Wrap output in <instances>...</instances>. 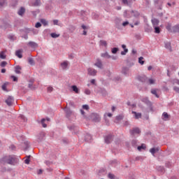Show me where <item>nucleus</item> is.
<instances>
[{"label": "nucleus", "mask_w": 179, "mask_h": 179, "mask_svg": "<svg viewBox=\"0 0 179 179\" xmlns=\"http://www.w3.org/2000/svg\"><path fill=\"white\" fill-rule=\"evenodd\" d=\"M0 162L1 163H6L7 164H14L15 157L12 155L6 156L3 157Z\"/></svg>", "instance_id": "nucleus-1"}, {"label": "nucleus", "mask_w": 179, "mask_h": 179, "mask_svg": "<svg viewBox=\"0 0 179 179\" xmlns=\"http://www.w3.org/2000/svg\"><path fill=\"white\" fill-rule=\"evenodd\" d=\"M64 112L66 113V117L68 120H71V117L73 115V113L71 110V108L66 107L64 108Z\"/></svg>", "instance_id": "nucleus-2"}, {"label": "nucleus", "mask_w": 179, "mask_h": 179, "mask_svg": "<svg viewBox=\"0 0 179 179\" xmlns=\"http://www.w3.org/2000/svg\"><path fill=\"white\" fill-rule=\"evenodd\" d=\"M105 143L109 145L113 141H114V136L113 134H108L104 137Z\"/></svg>", "instance_id": "nucleus-3"}, {"label": "nucleus", "mask_w": 179, "mask_h": 179, "mask_svg": "<svg viewBox=\"0 0 179 179\" xmlns=\"http://www.w3.org/2000/svg\"><path fill=\"white\" fill-rule=\"evenodd\" d=\"M122 73L124 75V76H129L131 75L129 67H127V66L122 67Z\"/></svg>", "instance_id": "nucleus-4"}, {"label": "nucleus", "mask_w": 179, "mask_h": 179, "mask_svg": "<svg viewBox=\"0 0 179 179\" xmlns=\"http://www.w3.org/2000/svg\"><path fill=\"white\" fill-rule=\"evenodd\" d=\"M121 22H122V19L120 17H116L115 19V27L116 29H121Z\"/></svg>", "instance_id": "nucleus-5"}, {"label": "nucleus", "mask_w": 179, "mask_h": 179, "mask_svg": "<svg viewBox=\"0 0 179 179\" xmlns=\"http://www.w3.org/2000/svg\"><path fill=\"white\" fill-rule=\"evenodd\" d=\"M44 138H45V133L44 131L40 132L37 135V141H38V142H42V141H44Z\"/></svg>", "instance_id": "nucleus-6"}, {"label": "nucleus", "mask_w": 179, "mask_h": 179, "mask_svg": "<svg viewBox=\"0 0 179 179\" xmlns=\"http://www.w3.org/2000/svg\"><path fill=\"white\" fill-rule=\"evenodd\" d=\"M92 120L94 122H100V121H101V117L97 113H93Z\"/></svg>", "instance_id": "nucleus-7"}, {"label": "nucleus", "mask_w": 179, "mask_h": 179, "mask_svg": "<svg viewBox=\"0 0 179 179\" xmlns=\"http://www.w3.org/2000/svg\"><path fill=\"white\" fill-rule=\"evenodd\" d=\"M88 75L90 76H96L97 73V71L94 69L89 68L87 69Z\"/></svg>", "instance_id": "nucleus-8"}, {"label": "nucleus", "mask_w": 179, "mask_h": 179, "mask_svg": "<svg viewBox=\"0 0 179 179\" xmlns=\"http://www.w3.org/2000/svg\"><path fill=\"white\" fill-rule=\"evenodd\" d=\"M69 131H71V132H73V134H78V127L75 126L74 124L71 125V126H69L68 127Z\"/></svg>", "instance_id": "nucleus-9"}, {"label": "nucleus", "mask_w": 179, "mask_h": 179, "mask_svg": "<svg viewBox=\"0 0 179 179\" xmlns=\"http://www.w3.org/2000/svg\"><path fill=\"white\" fill-rule=\"evenodd\" d=\"M14 98L12 96H9L7 99L6 100V103L7 105H8L9 106H12V104L13 103L14 101Z\"/></svg>", "instance_id": "nucleus-10"}, {"label": "nucleus", "mask_w": 179, "mask_h": 179, "mask_svg": "<svg viewBox=\"0 0 179 179\" xmlns=\"http://www.w3.org/2000/svg\"><path fill=\"white\" fill-rule=\"evenodd\" d=\"M141 132V129L138 127L133 128L131 130H130V134L134 136L136 135V134H139Z\"/></svg>", "instance_id": "nucleus-11"}, {"label": "nucleus", "mask_w": 179, "mask_h": 179, "mask_svg": "<svg viewBox=\"0 0 179 179\" xmlns=\"http://www.w3.org/2000/svg\"><path fill=\"white\" fill-rule=\"evenodd\" d=\"M163 121H169L170 120V115L167 113L166 112H164L162 113V117Z\"/></svg>", "instance_id": "nucleus-12"}, {"label": "nucleus", "mask_w": 179, "mask_h": 179, "mask_svg": "<svg viewBox=\"0 0 179 179\" xmlns=\"http://www.w3.org/2000/svg\"><path fill=\"white\" fill-rule=\"evenodd\" d=\"M24 13H26V8H24V7H20L17 11V15H19V16H23Z\"/></svg>", "instance_id": "nucleus-13"}, {"label": "nucleus", "mask_w": 179, "mask_h": 179, "mask_svg": "<svg viewBox=\"0 0 179 179\" xmlns=\"http://www.w3.org/2000/svg\"><path fill=\"white\" fill-rule=\"evenodd\" d=\"M95 66L99 68V69H103V63H101V60L100 59H96V62L94 64Z\"/></svg>", "instance_id": "nucleus-14"}, {"label": "nucleus", "mask_w": 179, "mask_h": 179, "mask_svg": "<svg viewBox=\"0 0 179 179\" xmlns=\"http://www.w3.org/2000/svg\"><path fill=\"white\" fill-rule=\"evenodd\" d=\"M151 22H152L153 27H156L159 26V23L160 22V21H159V20H157L156 18H152L151 20Z\"/></svg>", "instance_id": "nucleus-15"}, {"label": "nucleus", "mask_w": 179, "mask_h": 179, "mask_svg": "<svg viewBox=\"0 0 179 179\" xmlns=\"http://www.w3.org/2000/svg\"><path fill=\"white\" fill-rule=\"evenodd\" d=\"M28 45L31 47V48H37V47H38V44L34 41H29Z\"/></svg>", "instance_id": "nucleus-16"}, {"label": "nucleus", "mask_w": 179, "mask_h": 179, "mask_svg": "<svg viewBox=\"0 0 179 179\" xmlns=\"http://www.w3.org/2000/svg\"><path fill=\"white\" fill-rule=\"evenodd\" d=\"M159 150H160V148H159V147L152 148L150 149V152H151V155H152V156H155V154L157 153V152H159Z\"/></svg>", "instance_id": "nucleus-17"}, {"label": "nucleus", "mask_w": 179, "mask_h": 179, "mask_svg": "<svg viewBox=\"0 0 179 179\" xmlns=\"http://www.w3.org/2000/svg\"><path fill=\"white\" fill-rule=\"evenodd\" d=\"M141 101H143V103H145V104H146L147 106H152V102L149 101V98L148 97L143 98L141 99Z\"/></svg>", "instance_id": "nucleus-18"}, {"label": "nucleus", "mask_w": 179, "mask_h": 179, "mask_svg": "<svg viewBox=\"0 0 179 179\" xmlns=\"http://www.w3.org/2000/svg\"><path fill=\"white\" fill-rule=\"evenodd\" d=\"M131 113L134 114L136 120H139V118L142 117V113H136V111H132Z\"/></svg>", "instance_id": "nucleus-19"}, {"label": "nucleus", "mask_w": 179, "mask_h": 179, "mask_svg": "<svg viewBox=\"0 0 179 179\" xmlns=\"http://www.w3.org/2000/svg\"><path fill=\"white\" fill-rule=\"evenodd\" d=\"M85 141L86 142H92V135L87 134L85 135Z\"/></svg>", "instance_id": "nucleus-20"}, {"label": "nucleus", "mask_w": 179, "mask_h": 179, "mask_svg": "<svg viewBox=\"0 0 179 179\" xmlns=\"http://www.w3.org/2000/svg\"><path fill=\"white\" fill-rule=\"evenodd\" d=\"M101 57H102V58H107L108 59H110V58H111V55H109L107 52L101 54Z\"/></svg>", "instance_id": "nucleus-21"}, {"label": "nucleus", "mask_w": 179, "mask_h": 179, "mask_svg": "<svg viewBox=\"0 0 179 179\" xmlns=\"http://www.w3.org/2000/svg\"><path fill=\"white\" fill-rule=\"evenodd\" d=\"M165 48H166V50H169V51H173V50L171 49V43H170L169 42L165 43Z\"/></svg>", "instance_id": "nucleus-22"}, {"label": "nucleus", "mask_w": 179, "mask_h": 179, "mask_svg": "<svg viewBox=\"0 0 179 179\" xmlns=\"http://www.w3.org/2000/svg\"><path fill=\"white\" fill-rule=\"evenodd\" d=\"M20 71H22V67H20V66H16L15 67V73L20 74L21 73Z\"/></svg>", "instance_id": "nucleus-23"}, {"label": "nucleus", "mask_w": 179, "mask_h": 179, "mask_svg": "<svg viewBox=\"0 0 179 179\" xmlns=\"http://www.w3.org/2000/svg\"><path fill=\"white\" fill-rule=\"evenodd\" d=\"M71 89L73 90V92H75V93H76L77 94H79V88H78L76 85H72Z\"/></svg>", "instance_id": "nucleus-24"}, {"label": "nucleus", "mask_w": 179, "mask_h": 179, "mask_svg": "<svg viewBox=\"0 0 179 179\" xmlns=\"http://www.w3.org/2000/svg\"><path fill=\"white\" fill-rule=\"evenodd\" d=\"M152 30V27L148 24L145 27V31H146L147 33H150Z\"/></svg>", "instance_id": "nucleus-25"}, {"label": "nucleus", "mask_w": 179, "mask_h": 179, "mask_svg": "<svg viewBox=\"0 0 179 179\" xmlns=\"http://www.w3.org/2000/svg\"><path fill=\"white\" fill-rule=\"evenodd\" d=\"M131 13L134 14V17H139V15H141V13H139L138 10H131Z\"/></svg>", "instance_id": "nucleus-26"}, {"label": "nucleus", "mask_w": 179, "mask_h": 179, "mask_svg": "<svg viewBox=\"0 0 179 179\" xmlns=\"http://www.w3.org/2000/svg\"><path fill=\"white\" fill-rule=\"evenodd\" d=\"M28 62H29V65H31L32 66L36 64V63L34 62V59L31 57L28 58Z\"/></svg>", "instance_id": "nucleus-27"}, {"label": "nucleus", "mask_w": 179, "mask_h": 179, "mask_svg": "<svg viewBox=\"0 0 179 179\" xmlns=\"http://www.w3.org/2000/svg\"><path fill=\"white\" fill-rule=\"evenodd\" d=\"M15 55L18 58H23V55H22V51H20V50H17L15 52Z\"/></svg>", "instance_id": "nucleus-28"}, {"label": "nucleus", "mask_w": 179, "mask_h": 179, "mask_svg": "<svg viewBox=\"0 0 179 179\" xmlns=\"http://www.w3.org/2000/svg\"><path fill=\"white\" fill-rule=\"evenodd\" d=\"M0 58L1 59H6V55L5 54L4 51H1L0 52Z\"/></svg>", "instance_id": "nucleus-29"}, {"label": "nucleus", "mask_w": 179, "mask_h": 179, "mask_svg": "<svg viewBox=\"0 0 179 179\" xmlns=\"http://www.w3.org/2000/svg\"><path fill=\"white\" fill-rule=\"evenodd\" d=\"M62 69H66L68 68V62H64L61 64Z\"/></svg>", "instance_id": "nucleus-30"}, {"label": "nucleus", "mask_w": 179, "mask_h": 179, "mask_svg": "<svg viewBox=\"0 0 179 179\" xmlns=\"http://www.w3.org/2000/svg\"><path fill=\"white\" fill-rule=\"evenodd\" d=\"M138 80L140 82H142L143 83H145V82H146V76H139L138 77Z\"/></svg>", "instance_id": "nucleus-31"}, {"label": "nucleus", "mask_w": 179, "mask_h": 179, "mask_svg": "<svg viewBox=\"0 0 179 179\" xmlns=\"http://www.w3.org/2000/svg\"><path fill=\"white\" fill-rule=\"evenodd\" d=\"M50 36L52 38H58L59 37L60 34L57 33H51Z\"/></svg>", "instance_id": "nucleus-32"}, {"label": "nucleus", "mask_w": 179, "mask_h": 179, "mask_svg": "<svg viewBox=\"0 0 179 179\" xmlns=\"http://www.w3.org/2000/svg\"><path fill=\"white\" fill-rule=\"evenodd\" d=\"M173 31L174 33H179V25H176L173 27Z\"/></svg>", "instance_id": "nucleus-33"}, {"label": "nucleus", "mask_w": 179, "mask_h": 179, "mask_svg": "<svg viewBox=\"0 0 179 179\" xmlns=\"http://www.w3.org/2000/svg\"><path fill=\"white\" fill-rule=\"evenodd\" d=\"M151 93L152 94H155V97H157V99H159V94H157V92L156 91L155 89H152L151 90Z\"/></svg>", "instance_id": "nucleus-34"}, {"label": "nucleus", "mask_w": 179, "mask_h": 179, "mask_svg": "<svg viewBox=\"0 0 179 179\" xmlns=\"http://www.w3.org/2000/svg\"><path fill=\"white\" fill-rule=\"evenodd\" d=\"M8 83H5L4 84H3L1 86L2 90H3L4 92H8V90H6V86H8Z\"/></svg>", "instance_id": "nucleus-35"}, {"label": "nucleus", "mask_w": 179, "mask_h": 179, "mask_svg": "<svg viewBox=\"0 0 179 179\" xmlns=\"http://www.w3.org/2000/svg\"><path fill=\"white\" fill-rule=\"evenodd\" d=\"M41 23H42L43 26H48V21L45 20V19H41Z\"/></svg>", "instance_id": "nucleus-36"}, {"label": "nucleus", "mask_w": 179, "mask_h": 179, "mask_svg": "<svg viewBox=\"0 0 179 179\" xmlns=\"http://www.w3.org/2000/svg\"><path fill=\"white\" fill-rule=\"evenodd\" d=\"M101 93L103 97H106L108 94L107 91L104 89L101 90Z\"/></svg>", "instance_id": "nucleus-37"}, {"label": "nucleus", "mask_w": 179, "mask_h": 179, "mask_svg": "<svg viewBox=\"0 0 179 179\" xmlns=\"http://www.w3.org/2000/svg\"><path fill=\"white\" fill-rule=\"evenodd\" d=\"M41 1L40 0H36L35 2L33 3L34 6H40Z\"/></svg>", "instance_id": "nucleus-38"}, {"label": "nucleus", "mask_w": 179, "mask_h": 179, "mask_svg": "<svg viewBox=\"0 0 179 179\" xmlns=\"http://www.w3.org/2000/svg\"><path fill=\"white\" fill-rule=\"evenodd\" d=\"M45 119L43 118L41 121V123L43 128H47V124H45Z\"/></svg>", "instance_id": "nucleus-39"}, {"label": "nucleus", "mask_w": 179, "mask_h": 179, "mask_svg": "<svg viewBox=\"0 0 179 179\" xmlns=\"http://www.w3.org/2000/svg\"><path fill=\"white\" fill-rule=\"evenodd\" d=\"M155 33L159 34L160 33V27H154Z\"/></svg>", "instance_id": "nucleus-40"}, {"label": "nucleus", "mask_w": 179, "mask_h": 179, "mask_svg": "<svg viewBox=\"0 0 179 179\" xmlns=\"http://www.w3.org/2000/svg\"><path fill=\"white\" fill-rule=\"evenodd\" d=\"M138 62L141 64V65H143V64H145V61H143V57H140L138 58Z\"/></svg>", "instance_id": "nucleus-41"}, {"label": "nucleus", "mask_w": 179, "mask_h": 179, "mask_svg": "<svg viewBox=\"0 0 179 179\" xmlns=\"http://www.w3.org/2000/svg\"><path fill=\"white\" fill-rule=\"evenodd\" d=\"M8 65V62L3 61V62H1V63L0 64V66L1 68H5V66H6Z\"/></svg>", "instance_id": "nucleus-42"}, {"label": "nucleus", "mask_w": 179, "mask_h": 179, "mask_svg": "<svg viewBox=\"0 0 179 179\" xmlns=\"http://www.w3.org/2000/svg\"><path fill=\"white\" fill-rule=\"evenodd\" d=\"M30 157H31V155H29L27 158L24 160L25 164H29L30 163Z\"/></svg>", "instance_id": "nucleus-43"}, {"label": "nucleus", "mask_w": 179, "mask_h": 179, "mask_svg": "<svg viewBox=\"0 0 179 179\" xmlns=\"http://www.w3.org/2000/svg\"><path fill=\"white\" fill-rule=\"evenodd\" d=\"M172 83L173 85H179V80L177 78H175L172 80Z\"/></svg>", "instance_id": "nucleus-44"}, {"label": "nucleus", "mask_w": 179, "mask_h": 179, "mask_svg": "<svg viewBox=\"0 0 179 179\" xmlns=\"http://www.w3.org/2000/svg\"><path fill=\"white\" fill-rule=\"evenodd\" d=\"M145 148L146 147L145 146V144H142L141 145L137 148L138 150H142V149H145Z\"/></svg>", "instance_id": "nucleus-45"}, {"label": "nucleus", "mask_w": 179, "mask_h": 179, "mask_svg": "<svg viewBox=\"0 0 179 179\" xmlns=\"http://www.w3.org/2000/svg\"><path fill=\"white\" fill-rule=\"evenodd\" d=\"M101 45H104L105 47H107V41H100Z\"/></svg>", "instance_id": "nucleus-46"}, {"label": "nucleus", "mask_w": 179, "mask_h": 179, "mask_svg": "<svg viewBox=\"0 0 179 179\" xmlns=\"http://www.w3.org/2000/svg\"><path fill=\"white\" fill-rule=\"evenodd\" d=\"M118 48H113L112 49V54H115L116 52H118Z\"/></svg>", "instance_id": "nucleus-47"}, {"label": "nucleus", "mask_w": 179, "mask_h": 179, "mask_svg": "<svg viewBox=\"0 0 179 179\" xmlns=\"http://www.w3.org/2000/svg\"><path fill=\"white\" fill-rule=\"evenodd\" d=\"M123 118H124V117H123L122 115H117V116L116 117V120H117V121H121V120H122Z\"/></svg>", "instance_id": "nucleus-48"}, {"label": "nucleus", "mask_w": 179, "mask_h": 179, "mask_svg": "<svg viewBox=\"0 0 179 179\" xmlns=\"http://www.w3.org/2000/svg\"><path fill=\"white\" fill-rule=\"evenodd\" d=\"M6 3V0H0V6H3Z\"/></svg>", "instance_id": "nucleus-49"}, {"label": "nucleus", "mask_w": 179, "mask_h": 179, "mask_svg": "<svg viewBox=\"0 0 179 179\" xmlns=\"http://www.w3.org/2000/svg\"><path fill=\"white\" fill-rule=\"evenodd\" d=\"M128 24H129V22L125 21L122 22V26H123V27H126V26H128Z\"/></svg>", "instance_id": "nucleus-50"}, {"label": "nucleus", "mask_w": 179, "mask_h": 179, "mask_svg": "<svg viewBox=\"0 0 179 179\" xmlns=\"http://www.w3.org/2000/svg\"><path fill=\"white\" fill-rule=\"evenodd\" d=\"M148 82L150 85H155V80L152 78L148 79Z\"/></svg>", "instance_id": "nucleus-51"}, {"label": "nucleus", "mask_w": 179, "mask_h": 179, "mask_svg": "<svg viewBox=\"0 0 179 179\" xmlns=\"http://www.w3.org/2000/svg\"><path fill=\"white\" fill-rule=\"evenodd\" d=\"M127 52H128V49H125L124 51L121 52V55H127Z\"/></svg>", "instance_id": "nucleus-52"}, {"label": "nucleus", "mask_w": 179, "mask_h": 179, "mask_svg": "<svg viewBox=\"0 0 179 179\" xmlns=\"http://www.w3.org/2000/svg\"><path fill=\"white\" fill-rule=\"evenodd\" d=\"M47 90H48V93H51V92H52V90H54V88L52 87H48Z\"/></svg>", "instance_id": "nucleus-53"}, {"label": "nucleus", "mask_w": 179, "mask_h": 179, "mask_svg": "<svg viewBox=\"0 0 179 179\" xmlns=\"http://www.w3.org/2000/svg\"><path fill=\"white\" fill-rule=\"evenodd\" d=\"M11 79H13V82H17V77L15 76H11Z\"/></svg>", "instance_id": "nucleus-54"}, {"label": "nucleus", "mask_w": 179, "mask_h": 179, "mask_svg": "<svg viewBox=\"0 0 179 179\" xmlns=\"http://www.w3.org/2000/svg\"><path fill=\"white\" fill-rule=\"evenodd\" d=\"M136 143H138V141L136 140H133L131 141V144L133 146H136Z\"/></svg>", "instance_id": "nucleus-55"}, {"label": "nucleus", "mask_w": 179, "mask_h": 179, "mask_svg": "<svg viewBox=\"0 0 179 179\" xmlns=\"http://www.w3.org/2000/svg\"><path fill=\"white\" fill-rule=\"evenodd\" d=\"M108 178H110V179H114V177H115L114 174H112V173H108Z\"/></svg>", "instance_id": "nucleus-56"}, {"label": "nucleus", "mask_w": 179, "mask_h": 179, "mask_svg": "<svg viewBox=\"0 0 179 179\" xmlns=\"http://www.w3.org/2000/svg\"><path fill=\"white\" fill-rule=\"evenodd\" d=\"M85 94L90 95V93H92V92H90V90L87 89L85 90Z\"/></svg>", "instance_id": "nucleus-57"}, {"label": "nucleus", "mask_w": 179, "mask_h": 179, "mask_svg": "<svg viewBox=\"0 0 179 179\" xmlns=\"http://www.w3.org/2000/svg\"><path fill=\"white\" fill-rule=\"evenodd\" d=\"M80 111L82 115L83 116V117L86 118V115H85V110H83V109H80Z\"/></svg>", "instance_id": "nucleus-58"}, {"label": "nucleus", "mask_w": 179, "mask_h": 179, "mask_svg": "<svg viewBox=\"0 0 179 179\" xmlns=\"http://www.w3.org/2000/svg\"><path fill=\"white\" fill-rule=\"evenodd\" d=\"M173 90L176 92V93H179V87H173Z\"/></svg>", "instance_id": "nucleus-59"}, {"label": "nucleus", "mask_w": 179, "mask_h": 179, "mask_svg": "<svg viewBox=\"0 0 179 179\" xmlns=\"http://www.w3.org/2000/svg\"><path fill=\"white\" fill-rule=\"evenodd\" d=\"M35 27H36V29H38V27H41V23L37 22V23L36 24V25H35Z\"/></svg>", "instance_id": "nucleus-60"}, {"label": "nucleus", "mask_w": 179, "mask_h": 179, "mask_svg": "<svg viewBox=\"0 0 179 179\" xmlns=\"http://www.w3.org/2000/svg\"><path fill=\"white\" fill-rule=\"evenodd\" d=\"M83 108L84 110H89V105H83Z\"/></svg>", "instance_id": "nucleus-61"}, {"label": "nucleus", "mask_w": 179, "mask_h": 179, "mask_svg": "<svg viewBox=\"0 0 179 179\" xmlns=\"http://www.w3.org/2000/svg\"><path fill=\"white\" fill-rule=\"evenodd\" d=\"M53 24L55 26H58V20H53Z\"/></svg>", "instance_id": "nucleus-62"}, {"label": "nucleus", "mask_w": 179, "mask_h": 179, "mask_svg": "<svg viewBox=\"0 0 179 179\" xmlns=\"http://www.w3.org/2000/svg\"><path fill=\"white\" fill-rule=\"evenodd\" d=\"M31 31H32V33H34V34H38V31L34 29H32L31 30Z\"/></svg>", "instance_id": "nucleus-63"}, {"label": "nucleus", "mask_w": 179, "mask_h": 179, "mask_svg": "<svg viewBox=\"0 0 179 179\" xmlns=\"http://www.w3.org/2000/svg\"><path fill=\"white\" fill-rule=\"evenodd\" d=\"M122 3H124V5H129L128 4V0H122Z\"/></svg>", "instance_id": "nucleus-64"}]
</instances>
